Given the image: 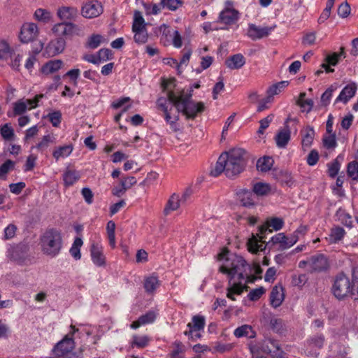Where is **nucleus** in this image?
Returning a JSON list of instances; mask_svg holds the SVG:
<instances>
[{
	"instance_id": "obj_1",
	"label": "nucleus",
	"mask_w": 358,
	"mask_h": 358,
	"mask_svg": "<svg viewBox=\"0 0 358 358\" xmlns=\"http://www.w3.org/2000/svg\"><path fill=\"white\" fill-rule=\"evenodd\" d=\"M218 259L223 262L219 271L227 275L228 278L227 297L235 301L236 296L241 295L247 287L250 266L242 257L230 254L227 250H223L218 255Z\"/></svg>"
},
{
	"instance_id": "obj_2",
	"label": "nucleus",
	"mask_w": 358,
	"mask_h": 358,
	"mask_svg": "<svg viewBox=\"0 0 358 358\" xmlns=\"http://www.w3.org/2000/svg\"><path fill=\"white\" fill-rule=\"evenodd\" d=\"M86 335L92 336V342L96 344L101 338L102 334L99 333V328L91 325L80 324L79 327L71 325V331L62 341L58 342L52 350L53 355L56 358H75L73 353L74 348L75 338L80 336Z\"/></svg>"
},
{
	"instance_id": "obj_3",
	"label": "nucleus",
	"mask_w": 358,
	"mask_h": 358,
	"mask_svg": "<svg viewBox=\"0 0 358 358\" xmlns=\"http://www.w3.org/2000/svg\"><path fill=\"white\" fill-rule=\"evenodd\" d=\"M244 154L245 151L240 148L232 149L222 153L219 157L214 169L211 170L210 174L213 176H217L224 172L229 178L239 174L245 165Z\"/></svg>"
},
{
	"instance_id": "obj_4",
	"label": "nucleus",
	"mask_w": 358,
	"mask_h": 358,
	"mask_svg": "<svg viewBox=\"0 0 358 358\" xmlns=\"http://www.w3.org/2000/svg\"><path fill=\"white\" fill-rule=\"evenodd\" d=\"M283 226L284 220L280 217H275L268 219L264 224L259 227V233L255 235L252 234L251 238H249L248 241V250L252 253L264 250L266 246L262 241L264 238L263 234L267 231H272L269 229V227H271L274 231H279Z\"/></svg>"
},
{
	"instance_id": "obj_5",
	"label": "nucleus",
	"mask_w": 358,
	"mask_h": 358,
	"mask_svg": "<svg viewBox=\"0 0 358 358\" xmlns=\"http://www.w3.org/2000/svg\"><path fill=\"white\" fill-rule=\"evenodd\" d=\"M42 252L51 257L59 255L62 246V238L59 231L50 229L45 231L40 238Z\"/></svg>"
},
{
	"instance_id": "obj_6",
	"label": "nucleus",
	"mask_w": 358,
	"mask_h": 358,
	"mask_svg": "<svg viewBox=\"0 0 358 358\" xmlns=\"http://www.w3.org/2000/svg\"><path fill=\"white\" fill-rule=\"evenodd\" d=\"M177 110L182 113L188 119H194L198 114L204 110L205 106L203 102H196L189 99H185L182 96H171Z\"/></svg>"
},
{
	"instance_id": "obj_7",
	"label": "nucleus",
	"mask_w": 358,
	"mask_h": 358,
	"mask_svg": "<svg viewBox=\"0 0 358 358\" xmlns=\"http://www.w3.org/2000/svg\"><path fill=\"white\" fill-rule=\"evenodd\" d=\"M331 291L336 299H344L353 294L352 282L347 275L340 273L335 278Z\"/></svg>"
},
{
	"instance_id": "obj_8",
	"label": "nucleus",
	"mask_w": 358,
	"mask_h": 358,
	"mask_svg": "<svg viewBox=\"0 0 358 358\" xmlns=\"http://www.w3.org/2000/svg\"><path fill=\"white\" fill-rule=\"evenodd\" d=\"M329 266L327 257L323 254L313 255L306 260H301L299 267L306 269L310 273L322 272L327 271Z\"/></svg>"
},
{
	"instance_id": "obj_9",
	"label": "nucleus",
	"mask_w": 358,
	"mask_h": 358,
	"mask_svg": "<svg viewBox=\"0 0 358 358\" xmlns=\"http://www.w3.org/2000/svg\"><path fill=\"white\" fill-rule=\"evenodd\" d=\"M248 345L250 351L253 355H257L260 352L271 354L275 352L272 348H275L278 351L275 354L277 358H287L285 356L282 351L279 350L277 343L268 339L260 341H250Z\"/></svg>"
},
{
	"instance_id": "obj_10",
	"label": "nucleus",
	"mask_w": 358,
	"mask_h": 358,
	"mask_svg": "<svg viewBox=\"0 0 358 358\" xmlns=\"http://www.w3.org/2000/svg\"><path fill=\"white\" fill-rule=\"evenodd\" d=\"M206 324L204 316L197 315L193 316L192 322L187 324V330L184 332L189 339L196 341L201 337V331L203 330Z\"/></svg>"
},
{
	"instance_id": "obj_11",
	"label": "nucleus",
	"mask_w": 358,
	"mask_h": 358,
	"mask_svg": "<svg viewBox=\"0 0 358 358\" xmlns=\"http://www.w3.org/2000/svg\"><path fill=\"white\" fill-rule=\"evenodd\" d=\"M52 30L56 36L66 38L80 36L83 31L78 25L67 22L57 23L53 26Z\"/></svg>"
},
{
	"instance_id": "obj_12",
	"label": "nucleus",
	"mask_w": 358,
	"mask_h": 358,
	"mask_svg": "<svg viewBox=\"0 0 358 358\" xmlns=\"http://www.w3.org/2000/svg\"><path fill=\"white\" fill-rule=\"evenodd\" d=\"M324 337L322 334L315 335L310 337L305 345V354L308 357H316L319 355V350L323 347Z\"/></svg>"
},
{
	"instance_id": "obj_13",
	"label": "nucleus",
	"mask_w": 358,
	"mask_h": 358,
	"mask_svg": "<svg viewBox=\"0 0 358 358\" xmlns=\"http://www.w3.org/2000/svg\"><path fill=\"white\" fill-rule=\"evenodd\" d=\"M43 95H36L33 99H20L13 103V111L16 115H20L27 110H30L38 106V103L42 99Z\"/></svg>"
},
{
	"instance_id": "obj_14",
	"label": "nucleus",
	"mask_w": 358,
	"mask_h": 358,
	"mask_svg": "<svg viewBox=\"0 0 358 358\" xmlns=\"http://www.w3.org/2000/svg\"><path fill=\"white\" fill-rule=\"evenodd\" d=\"M38 34V27L32 22L24 23L21 27L19 38L21 42L27 43L34 41Z\"/></svg>"
},
{
	"instance_id": "obj_15",
	"label": "nucleus",
	"mask_w": 358,
	"mask_h": 358,
	"mask_svg": "<svg viewBox=\"0 0 358 358\" xmlns=\"http://www.w3.org/2000/svg\"><path fill=\"white\" fill-rule=\"evenodd\" d=\"M90 257L93 264L99 267L106 266V257L103 254V248L98 242H93L90 246Z\"/></svg>"
},
{
	"instance_id": "obj_16",
	"label": "nucleus",
	"mask_w": 358,
	"mask_h": 358,
	"mask_svg": "<svg viewBox=\"0 0 358 358\" xmlns=\"http://www.w3.org/2000/svg\"><path fill=\"white\" fill-rule=\"evenodd\" d=\"M268 243L275 246L278 250H285L294 245L290 236H286L282 232L273 236Z\"/></svg>"
},
{
	"instance_id": "obj_17",
	"label": "nucleus",
	"mask_w": 358,
	"mask_h": 358,
	"mask_svg": "<svg viewBox=\"0 0 358 358\" xmlns=\"http://www.w3.org/2000/svg\"><path fill=\"white\" fill-rule=\"evenodd\" d=\"M103 12L101 3L96 0L86 2L82 7L81 13L84 17L94 18L98 17Z\"/></svg>"
},
{
	"instance_id": "obj_18",
	"label": "nucleus",
	"mask_w": 358,
	"mask_h": 358,
	"mask_svg": "<svg viewBox=\"0 0 358 358\" xmlns=\"http://www.w3.org/2000/svg\"><path fill=\"white\" fill-rule=\"evenodd\" d=\"M233 3L230 1L226 2V8L220 13L219 18L226 24L234 23L238 19V12L232 8Z\"/></svg>"
},
{
	"instance_id": "obj_19",
	"label": "nucleus",
	"mask_w": 358,
	"mask_h": 358,
	"mask_svg": "<svg viewBox=\"0 0 358 358\" xmlns=\"http://www.w3.org/2000/svg\"><path fill=\"white\" fill-rule=\"evenodd\" d=\"M189 194V193L185 192L181 197L176 194H172L164 208V213L168 215L171 211L176 210L180 207V204L186 200Z\"/></svg>"
},
{
	"instance_id": "obj_20",
	"label": "nucleus",
	"mask_w": 358,
	"mask_h": 358,
	"mask_svg": "<svg viewBox=\"0 0 358 358\" xmlns=\"http://www.w3.org/2000/svg\"><path fill=\"white\" fill-rule=\"evenodd\" d=\"M272 29L268 27H258L255 24L249 25L248 36L252 40H257L267 36Z\"/></svg>"
},
{
	"instance_id": "obj_21",
	"label": "nucleus",
	"mask_w": 358,
	"mask_h": 358,
	"mask_svg": "<svg viewBox=\"0 0 358 358\" xmlns=\"http://www.w3.org/2000/svg\"><path fill=\"white\" fill-rule=\"evenodd\" d=\"M357 92V85L355 83L347 85L341 92L340 94L336 99V102H343L346 103L351 99Z\"/></svg>"
},
{
	"instance_id": "obj_22",
	"label": "nucleus",
	"mask_w": 358,
	"mask_h": 358,
	"mask_svg": "<svg viewBox=\"0 0 358 358\" xmlns=\"http://www.w3.org/2000/svg\"><path fill=\"white\" fill-rule=\"evenodd\" d=\"M157 316V312L154 310H150L147 312L145 314L141 315L137 321L134 322L131 324V328L136 329L137 328L142 325H146L148 324L153 323L155 321Z\"/></svg>"
},
{
	"instance_id": "obj_23",
	"label": "nucleus",
	"mask_w": 358,
	"mask_h": 358,
	"mask_svg": "<svg viewBox=\"0 0 358 358\" xmlns=\"http://www.w3.org/2000/svg\"><path fill=\"white\" fill-rule=\"evenodd\" d=\"M159 286L160 281L156 274L152 273L145 278L144 288L147 293L153 294Z\"/></svg>"
},
{
	"instance_id": "obj_24",
	"label": "nucleus",
	"mask_w": 358,
	"mask_h": 358,
	"mask_svg": "<svg viewBox=\"0 0 358 358\" xmlns=\"http://www.w3.org/2000/svg\"><path fill=\"white\" fill-rule=\"evenodd\" d=\"M55 136L52 134H48L43 136L36 145L31 148V150L36 149L38 152L43 153L48 149L50 144L55 143Z\"/></svg>"
},
{
	"instance_id": "obj_25",
	"label": "nucleus",
	"mask_w": 358,
	"mask_h": 358,
	"mask_svg": "<svg viewBox=\"0 0 358 358\" xmlns=\"http://www.w3.org/2000/svg\"><path fill=\"white\" fill-rule=\"evenodd\" d=\"M291 138V132L288 127L280 130L275 137L276 145L279 148H285Z\"/></svg>"
},
{
	"instance_id": "obj_26",
	"label": "nucleus",
	"mask_w": 358,
	"mask_h": 358,
	"mask_svg": "<svg viewBox=\"0 0 358 358\" xmlns=\"http://www.w3.org/2000/svg\"><path fill=\"white\" fill-rule=\"evenodd\" d=\"M238 198L245 207L250 208L255 205V196L254 192L247 189H242L238 193Z\"/></svg>"
},
{
	"instance_id": "obj_27",
	"label": "nucleus",
	"mask_w": 358,
	"mask_h": 358,
	"mask_svg": "<svg viewBox=\"0 0 358 358\" xmlns=\"http://www.w3.org/2000/svg\"><path fill=\"white\" fill-rule=\"evenodd\" d=\"M157 30L156 33L160 35V41L163 45L165 46L170 45L173 33L170 27L166 24H162L157 28Z\"/></svg>"
},
{
	"instance_id": "obj_28",
	"label": "nucleus",
	"mask_w": 358,
	"mask_h": 358,
	"mask_svg": "<svg viewBox=\"0 0 358 358\" xmlns=\"http://www.w3.org/2000/svg\"><path fill=\"white\" fill-rule=\"evenodd\" d=\"M78 10L74 7L63 6L57 10V15L61 20H72L77 17Z\"/></svg>"
},
{
	"instance_id": "obj_29",
	"label": "nucleus",
	"mask_w": 358,
	"mask_h": 358,
	"mask_svg": "<svg viewBox=\"0 0 358 358\" xmlns=\"http://www.w3.org/2000/svg\"><path fill=\"white\" fill-rule=\"evenodd\" d=\"M284 300L283 289L281 286H275L271 292V304L274 308L279 307Z\"/></svg>"
},
{
	"instance_id": "obj_30",
	"label": "nucleus",
	"mask_w": 358,
	"mask_h": 358,
	"mask_svg": "<svg viewBox=\"0 0 358 358\" xmlns=\"http://www.w3.org/2000/svg\"><path fill=\"white\" fill-rule=\"evenodd\" d=\"M62 65L63 62L60 59L50 60L42 66L41 71L44 75H50L58 71Z\"/></svg>"
},
{
	"instance_id": "obj_31",
	"label": "nucleus",
	"mask_w": 358,
	"mask_h": 358,
	"mask_svg": "<svg viewBox=\"0 0 358 358\" xmlns=\"http://www.w3.org/2000/svg\"><path fill=\"white\" fill-rule=\"evenodd\" d=\"M245 63V59L243 55L240 53L231 56L225 62L226 66L230 69H241Z\"/></svg>"
},
{
	"instance_id": "obj_32",
	"label": "nucleus",
	"mask_w": 358,
	"mask_h": 358,
	"mask_svg": "<svg viewBox=\"0 0 358 358\" xmlns=\"http://www.w3.org/2000/svg\"><path fill=\"white\" fill-rule=\"evenodd\" d=\"M234 335L236 338L248 337L249 338H253L256 336V332L250 325L243 324L234 330Z\"/></svg>"
},
{
	"instance_id": "obj_33",
	"label": "nucleus",
	"mask_w": 358,
	"mask_h": 358,
	"mask_svg": "<svg viewBox=\"0 0 358 358\" xmlns=\"http://www.w3.org/2000/svg\"><path fill=\"white\" fill-rule=\"evenodd\" d=\"M80 178L78 171L72 169H66L63 175L62 178L66 187H69L75 184Z\"/></svg>"
},
{
	"instance_id": "obj_34",
	"label": "nucleus",
	"mask_w": 358,
	"mask_h": 358,
	"mask_svg": "<svg viewBox=\"0 0 358 358\" xmlns=\"http://www.w3.org/2000/svg\"><path fill=\"white\" fill-rule=\"evenodd\" d=\"M65 47V41L63 38H59L50 42L47 47L49 54L56 55L61 53Z\"/></svg>"
},
{
	"instance_id": "obj_35",
	"label": "nucleus",
	"mask_w": 358,
	"mask_h": 358,
	"mask_svg": "<svg viewBox=\"0 0 358 358\" xmlns=\"http://www.w3.org/2000/svg\"><path fill=\"white\" fill-rule=\"evenodd\" d=\"M73 149V146L71 145L59 146L54 150L52 156L56 161L64 159L72 153Z\"/></svg>"
},
{
	"instance_id": "obj_36",
	"label": "nucleus",
	"mask_w": 358,
	"mask_h": 358,
	"mask_svg": "<svg viewBox=\"0 0 358 358\" xmlns=\"http://www.w3.org/2000/svg\"><path fill=\"white\" fill-rule=\"evenodd\" d=\"M172 350L169 353L170 358H184L185 346L179 341H174L171 345Z\"/></svg>"
},
{
	"instance_id": "obj_37",
	"label": "nucleus",
	"mask_w": 358,
	"mask_h": 358,
	"mask_svg": "<svg viewBox=\"0 0 358 358\" xmlns=\"http://www.w3.org/2000/svg\"><path fill=\"white\" fill-rule=\"evenodd\" d=\"M331 354L328 358H348L346 357V348L344 345L333 343L330 345Z\"/></svg>"
},
{
	"instance_id": "obj_38",
	"label": "nucleus",
	"mask_w": 358,
	"mask_h": 358,
	"mask_svg": "<svg viewBox=\"0 0 358 358\" xmlns=\"http://www.w3.org/2000/svg\"><path fill=\"white\" fill-rule=\"evenodd\" d=\"M146 25L147 24L145 23L141 13L139 11H135L134 14V22L132 24L133 32L147 30Z\"/></svg>"
},
{
	"instance_id": "obj_39",
	"label": "nucleus",
	"mask_w": 358,
	"mask_h": 358,
	"mask_svg": "<svg viewBox=\"0 0 358 358\" xmlns=\"http://www.w3.org/2000/svg\"><path fill=\"white\" fill-rule=\"evenodd\" d=\"M345 235V231L343 228L336 226L333 227L329 235V242L330 243H336L343 238Z\"/></svg>"
},
{
	"instance_id": "obj_40",
	"label": "nucleus",
	"mask_w": 358,
	"mask_h": 358,
	"mask_svg": "<svg viewBox=\"0 0 358 358\" xmlns=\"http://www.w3.org/2000/svg\"><path fill=\"white\" fill-rule=\"evenodd\" d=\"M297 103L299 106L301 112L309 113L313 107V101L311 99H306V93L300 94Z\"/></svg>"
},
{
	"instance_id": "obj_41",
	"label": "nucleus",
	"mask_w": 358,
	"mask_h": 358,
	"mask_svg": "<svg viewBox=\"0 0 358 358\" xmlns=\"http://www.w3.org/2000/svg\"><path fill=\"white\" fill-rule=\"evenodd\" d=\"M273 162L274 161L271 157H261L257 162V169L261 172H267L273 166Z\"/></svg>"
},
{
	"instance_id": "obj_42",
	"label": "nucleus",
	"mask_w": 358,
	"mask_h": 358,
	"mask_svg": "<svg viewBox=\"0 0 358 358\" xmlns=\"http://www.w3.org/2000/svg\"><path fill=\"white\" fill-rule=\"evenodd\" d=\"M272 188L270 184L258 182L253 185L252 191L257 196H266L268 194Z\"/></svg>"
},
{
	"instance_id": "obj_43",
	"label": "nucleus",
	"mask_w": 358,
	"mask_h": 358,
	"mask_svg": "<svg viewBox=\"0 0 358 358\" xmlns=\"http://www.w3.org/2000/svg\"><path fill=\"white\" fill-rule=\"evenodd\" d=\"M83 244L81 238L76 237L69 250V252L72 257L76 260H79L81 258L80 248Z\"/></svg>"
},
{
	"instance_id": "obj_44",
	"label": "nucleus",
	"mask_w": 358,
	"mask_h": 358,
	"mask_svg": "<svg viewBox=\"0 0 358 358\" xmlns=\"http://www.w3.org/2000/svg\"><path fill=\"white\" fill-rule=\"evenodd\" d=\"M13 48L6 40H0V59H7L12 56Z\"/></svg>"
},
{
	"instance_id": "obj_45",
	"label": "nucleus",
	"mask_w": 358,
	"mask_h": 358,
	"mask_svg": "<svg viewBox=\"0 0 358 358\" xmlns=\"http://www.w3.org/2000/svg\"><path fill=\"white\" fill-rule=\"evenodd\" d=\"M149 342L150 338L148 336L134 335L131 341V346L132 348H143L148 345Z\"/></svg>"
},
{
	"instance_id": "obj_46",
	"label": "nucleus",
	"mask_w": 358,
	"mask_h": 358,
	"mask_svg": "<svg viewBox=\"0 0 358 358\" xmlns=\"http://www.w3.org/2000/svg\"><path fill=\"white\" fill-rule=\"evenodd\" d=\"M336 217L338 221L347 227L351 228L352 227V217L344 209L339 208L336 212Z\"/></svg>"
},
{
	"instance_id": "obj_47",
	"label": "nucleus",
	"mask_w": 358,
	"mask_h": 358,
	"mask_svg": "<svg viewBox=\"0 0 358 358\" xmlns=\"http://www.w3.org/2000/svg\"><path fill=\"white\" fill-rule=\"evenodd\" d=\"M164 117L172 131L176 132L180 130V125L178 122L179 117L178 115L171 116L170 112H169L164 115Z\"/></svg>"
},
{
	"instance_id": "obj_48",
	"label": "nucleus",
	"mask_w": 358,
	"mask_h": 358,
	"mask_svg": "<svg viewBox=\"0 0 358 358\" xmlns=\"http://www.w3.org/2000/svg\"><path fill=\"white\" fill-rule=\"evenodd\" d=\"M343 159L341 155H338L334 162L328 164V173L330 177L335 178L337 176L341 169V161Z\"/></svg>"
},
{
	"instance_id": "obj_49",
	"label": "nucleus",
	"mask_w": 358,
	"mask_h": 358,
	"mask_svg": "<svg viewBox=\"0 0 358 358\" xmlns=\"http://www.w3.org/2000/svg\"><path fill=\"white\" fill-rule=\"evenodd\" d=\"M107 42L106 39L100 34H93L89 37L87 46L91 49L97 48L101 43Z\"/></svg>"
},
{
	"instance_id": "obj_50",
	"label": "nucleus",
	"mask_w": 358,
	"mask_h": 358,
	"mask_svg": "<svg viewBox=\"0 0 358 358\" xmlns=\"http://www.w3.org/2000/svg\"><path fill=\"white\" fill-rule=\"evenodd\" d=\"M34 17L38 21L48 23L51 21L52 13L46 9L38 8L34 13Z\"/></svg>"
},
{
	"instance_id": "obj_51",
	"label": "nucleus",
	"mask_w": 358,
	"mask_h": 358,
	"mask_svg": "<svg viewBox=\"0 0 358 358\" xmlns=\"http://www.w3.org/2000/svg\"><path fill=\"white\" fill-rule=\"evenodd\" d=\"M315 136V131L313 128H307L306 130L303 132L302 136V146L303 148H309L313 141Z\"/></svg>"
},
{
	"instance_id": "obj_52",
	"label": "nucleus",
	"mask_w": 358,
	"mask_h": 358,
	"mask_svg": "<svg viewBox=\"0 0 358 358\" xmlns=\"http://www.w3.org/2000/svg\"><path fill=\"white\" fill-rule=\"evenodd\" d=\"M115 230V222L112 220L109 221L107 223L106 231H107V235H108L109 244L111 246V248H115V246H116Z\"/></svg>"
},
{
	"instance_id": "obj_53",
	"label": "nucleus",
	"mask_w": 358,
	"mask_h": 358,
	"mask_svg": "<svg viewBox=\"0 0 358 358\" xmlns=\"http://www.w3.org/2000/svg\"><path fill=\"white\" fill-rule=\"evenodd\" d=\"M0 134L6 141H11L15 138L14 130L9 124H5L0 127Z\"/></svg>"
},
{
	"instance_id": "obj_54",
	"label": "nucleus",
	"mask_w": 358,
	"mask_h": 358,
	"mask_svg": "<svg viewBox=\"0 0 358 358\" xmlns=\"http://www.w3.org/2000/svg\"><path fill=\"white\" fill-rule=\"evenodd\" d=\"M308 231V227L306 225L301 224L289 236L292 238L294 245L297 241L303 237Z\"/></svg>"
},
{
	"instance_id": "obj_55",
	"label": "nucleus",
	"mask_w": 358,
	"mask_h": 358,
	"mask_svg": "<svg viewBox=\"0 0 358 358\" xmlns=\"http://www.w3.org/2000/svg\"><path fill=\"white\" fill-rule=\"evenodd\" d=\"M347 174L353 180H358V162L353 161L347 166Z\"/></svg>"
},
{
	"instance_id": "obj_56",
	"label": "nucleus",
	"mask_w": 358,
	"mask_h": 358,
	"mask_svg": "<svg viewBox=\"0 0 358 358\" xmlns=\"http://www.w3.org/2000/svg\"><path fill=\"white\" fill-rule=\"evenodd\" d=\"M15 163L10 160H6L3 164L0 166V178L5 179L6 174L12 171L15 167Z\"/></svg>"
},
{
	"instance_id": "obj_57",
	"label": "nucleus",
	"mask_w": 358,
	"mask_h": 358,
	"mask_svg": "<svg viewBox=\"0 0 358 358\" xmlns=\"http://www.w3.org/2000/svg\"><path fill=\"white\" fill-rule=\"evenodd\" d=\"M288 81H281L272 86H271L268 90L269 96H272L279 94L282 89L288 85Z\"/></svg>"
},
{
	"instance_id": "obj_58",
	"label": "nucleus",
	"mask_w": 358,
	"mask_h": 358,
	"mask_svg": "<svg viewBox=\"0 0 358 358\" xmlns=\"http://www.w3.org/2000/svg\"><path fill=\"white\" fill-rule=\"evenodd\" d=\"M49 121L53 127H58L62 120V113L59 110H55L48 115Z\"/></svg>"
},
{
	"instance_id": "obj_59",
	"label": "nucleus",
	"mask_w": 358,
	"mask_h": 358,
	"mask_svg": "<svg viewBox=\"0 0 358 358\" xmlns=\"http://www.w3.org/2000/svg\"><path fill=\"white\" fill-rule=\"evenodd\" d=\"M175 96L173 94H170L169 96V100L165 98L161 97L157 99V104L159 108L162 109L164 112V115L170 112L169 110V105L170 103L173 104V102L171 101V96Z\"/></svg>"
},
{
	"instance_id": "obj_60",
	"label": "nucleus",
	"mask_w": 358,
	"mask_h": 358,
	"mask_svg": "<svg viewBox=\"0 0 358 358\" xmlns=\"http://www.w3.org/2000/svg\"><path fill=\"white\" fill-rule=\"evenodd\" d=\"M323 143L327 148H334L337 144L335 134L331 133L325 136L323 138Z\"/></svg>"
},
{
	"instance_id": "obj_61",
	"label": "nucleus",
	"mask_w": 358,
	"mask_h": 358,
	"mask_svg": "<svg viewBox=\"0 0 358 358\" xmlns=\"http://www.w3.org/2000/svg\"><path fill=\"white\" fill-rule=\"evenodd\" d=\"M134 38L136 43L144 44L148 41V34L147 30L134 32Z\"/></svg>"
},
{
	"instance_id": "obj_62",
	"label": "nucleus",
	"mask_w": 358,
	"mask_h": 358,
	"mask_svg": "<svg viewBox=\"0 0 358 358\" xmlns=\"http://www.w3.org/2000/svg\"><path fill=\"white\" fill-rule=\"evenodd\" d=\"M171 45H173L176 48H180L182 45V36L178 30L173 31Z\"/></svg>"
},
{
	"instance_id": "obj_63",
	"label": "nucleus",
	"mask_w": 358,
	"mask_h": 358,
	"mask_svg": "<svg viewBox=\"0 0 358 358\" xmlns=\"http://www.w3.org/2000/svg\"><path fill=\"white\" fill-rule=\"evenodd\" d=\"M274 115L273 114L268 115L265 118L259 121L260 127L258 133L262 134L266 129L269 127L270 123L273 121Z\"/></svg>"
},
{
	"instance_id": "obj_64",
	"label": "nucleus",
	"mask_w": 358,
	"mask_h": 358,
	"mask_svg": "<svg viewBox=\"0 0 358 358\" xmlns=\"http://www.w3.org/2000/svg\"><path fill=\"white\" fill-rule=\"evenodd\" d=\"M17 227L15 224H10L4 229L3 238L8 240L13 238L16 233Z\"/></svg>"
}]
</instances>
